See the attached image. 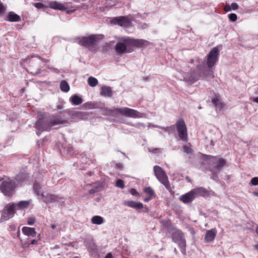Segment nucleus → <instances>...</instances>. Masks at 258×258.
<instances>
[{
  "instance_id": "1",
  "label": "nucleus",
  "mask_w": 258,
  "mask_h": 258,
  "mask_svg": "<svg viewBox=\"0 0 258 258\" xmlns=\"http://www.w3.org/2000/svg\"><path fill=\"white\" fill-rule=\"evenodd\" d=\"M219 55V50L218 48L217 47L213 48L207 55V65L209 70L208 72L206 73L204 71H202L201 66L198 65L197 71L199 72L198 74H196L195 73L192 74H186L184 76V79L186 81L190 83H193L197 81L200 78L203 76L209 75L211 77L213 78V73L210 69H211L217 62Z\"/></svg>"
},
{
  "instance_id": "2",
  "label": "nucleus",
  "mask_w": 258,
  "mask_h": 258,
  "mask_svg": "<svg viewBox=\"0 0 258 258\" xmlns=\"http://www.w3.org/2000/svg\"><path fill=\"white\" fill-rule=\"evenodd\" d=\"M60 118L54 116L49 117L39 118L35 123V127L37 130L36 134L39 136L43 131H50L53 126L63 123Z\"/></svg>"
},
{
  "instance_id": "3",
  "label": "nucleus",
  "mask_w": 258,
  "mask_h": 258,
  "mask_svg": "<svg viewBox=\"0 0 258 258\" xmlns=\"http://www.w3.org/2000/svg\"><path fill=\"white\" fill-rule=\"evenodd\" d=\"M60 118L54 116L49 117L39 118L35 123V127L37 130L36 134L39 136L43 131H50L53 126L63 123Z\"/></svg>"
},
{
  "instance_id": "4",
  "label": "nucleus",
  "mask_w": 258,
  "mask_h": 258,
  "mask_svg": "<svg viewBox=\"0 0 258 258\" xmlns=\"http://www.w3.org/2000/svg\"><path fill=\"white\" fill-rule=\"evenodd\" d=\"M106 114L107 115H117L120 114L128 117L141 118L143 114L138 111L128 107L113 108L106 109Z\"/></svg>"
},
{
  "instance_id": "5",
  "label": "nucleus",
  "mask_w": 258,
  "mask_h": 258,
  "mask_svg": "<svg viewBox=\"0 0 258 258\" xmlns=\"http://www.w3.org/2000/svg\"><path fill=\"white\" fill-rule=\"evenodd\" d=\"M209 158V167L212 172L213 176H216L226 165V161L225 159L217 157L208 156Z\"/></svg>"
},
{
  "instance_id": "6",
  "label": "nucleus",
  "mask_w": 258,
  "mask_h": 258,
  "mask_svg": "<svg viewBox=\"0 0 258 258\" xmlns=\"http://www.w3.org/2000/svg\"><path fill=\"white\" fill-rule=\"evenodd\" d=\"M102 37L103 35H92L80 38L78 40V43L80 45L88 47L91 50H94L96 49L95 46Z\"/></svg>"
},
{
  "instance_id": "7",
  "label": "nucleus",
  "mask_w": 258,
  "mask_h": 258,
  "mask_svg": "<svg viewBox=\"0 0 258 258\" xmlns=\"http://www.w3.org/2000/svg\"><path fill=\"white\" fill-rule=\"evenodd\" d=\"M17 186L16 181L10 178L0 180V190L6 196L12 195Z\"/></svg>"
},
{
  "instance_id": "8",
  "label": "nucleus",
  "mask_w": 258,
  "mask_h": 258,
  "mask_svg": "<svg viewBox=\"0 0 258 258\" xmlns=\"http://www.w3.org/2000/svg\"><path fill=\"white\" fill-rule=\"evenodd\" d=\"M173 241L178 244L181 252L185 254L186 250V241L183 233L179 229H175L172 234Z\"/></svg>"
},
{
  "instance_id": "9",
  "label": "nucleus",
  "mask_w": 258,
  "mask_h": 258,
  "mask_svg": "<svg viewBox=\"0 0 258 258\" xmlns=\"http://www.w3.org/2000/svg\"><path fill=\"white\" fill-rule=\"evenodd\" d=\"M120 40L115 46V50L118 54L133 51V49L131 48L130 38H122Z\"/></svg>"
},
{
  "instance_id": "10",
  "label": "nucleus",
  "mask_w": 258,
  "mask_h": 258,
  "mask_svg": "<svg viewBox=\"0 0 258 258\" xmlns=\"http://www.w3.org/2000/svg\"><path fill=\"white\" fill-rule=\"evenodd\" d=\"M154 172L159 181L163 184L167 189L170 188V184L166 173L161 167L156 165L154 167Z\"/></svg>"
},
{
  "instance_id": "11",
  "label": "nucleus",
  "mask_w": 258,
  "mask_h": 258,
  "mask_svg": "<svg viewBox=\"0 0 258 258\" xmlns=\"http://www.w3.org/2000/svg\"><path fill=\"white\" fill-rule=\"evenodd\" d=\"M175 125L180 140L182 141H187L188 138L187 127L184 121L182 119H179L176 121Z\"/></svg>"
},
{
  "instance_id": "12",
  "label": "nucleus",
  "mask_w": 258,
  "mask_h": 258,
  "mask_svg": "<svg viewBox=\"0 0 258 258\" xmlns=\"http://www.w3.org/2000/svg\"><path fill=\"white\" fill-rule=\"evenodd\" d=\"M16 210V204L15 203L8 204L5 207L2 212L1 219L5 221L9 220L14 216Z\"/></svg>"
},
{
  "instance_id": "13",
  "label": "nucleus",
  "mask_w": 258,
  "mask_h": 258,
  "mask_svg": "<svg viewBox=\"0 0 258 258\" xmlns=\"http://www.w3.org/2000/svg\"><path fill=\"white\" fill-rule=\"evenodd\" d=\"M28 178L29 176L27 173H20L16 176L14 180L16 181L17 185H22L26 183Z\"/></svg>"
},
{
  "instance_id": "14",
  "label": "nucleus",
  "mask_w": 258,
  "mask_h": 258,
  "mask_svg": "<svg viewBox=\"0 0 258 258\" xmlns=\"http://www.w3.org/2000/svg\"><path fill=\"white\" fill-rule=\"evenodd\" d=\"M195 199L194 193L191 190L189 192L181 195L179 199L184 204H187L191 202Z\"/></svg>"
},
{
  "instance_id": "15",
  "label": "nucleus",
  "mask_w": 258,
  "mask_h": 258,
  "mask_svg": "<svg viewBox=\"0 0 258 258\" xmlns=\"http://www.w3.org/2000/svg\"><path fill=\"white\" fill-rule=\"evenodd\" d=\"M41 195L43 201L45 203H50L55 201H58L57 197L54 195L48 194L46 192H42Z\"/></svg>"
},
{
  "instance_id": "16",
  "label": "nucleus",
  "mask_w": 258,
  "mask_h": 258,
  "mask_svg": "<svg viewBox=\"0 0 258 258\" xmlns=\"http://www.w3.org/2000/svg\"><path fill=\"white\" fill-rule=\"evenodd\" d=\"M130 42L131 46H135L138 47L148 46L150 42L143 39H136L130 38Z\"/></svg>"
},
{
  "instance_id": "17",
  "label": "nucleus",
  "mask_w": 258,
  "mask_h": 258,
  "mask_svg": "<svg viewBox=\"0 0 258 258\" xmlns=\"http://www.w3.org/2000/svg\"><path fill=\"white\" fill-rule=\"evenodd\" d=\"M195 198L198 197H205L208 195V190L203 187L195 188L192 189Z\"/></svg>"
},
{
  "instance_id": "18",
  "label": "nucleus",
  "mask_w": 258,
  "mask_h": 258,
  "mask_svg": "<svg viewBox=\"0 0 258 258\" xmlns=\"http://www.w3.org/2000/svg\"><path fill=\"white\" fill-rule=\"evenodd\" d=\"M217 230L215 228L207 230L205 236V240L207 242L213 241L216 235Z\"/></svg>"
},
{
  "instance_id": "19",
  "label": "nucleus",
  "mask_w": 258,
  "mask_h": 258,
  "mask_svg": "<svg viewBox=\"0 0 258 258\" xmlns=\"http://www.w3.org/2000/svg\"><path fill=\"white\" fill-rule=\"evenodd\" d=\"M123 204L136 209H141L143 208L142 203L133 201H124L123 202Z\"/></svg>"
},
{
  "instance_id": "20",
  "label": "nucleus",
  "mask_w": 258,
  "mask_h": 258,
  "mask_svg": "<svg viewBox=\"0 0 258 258\" xmlns=\"http://www.w3.org/2000/svg\"><path fill=\"white\" fill-rule=\"evenodd\" d=\"M115 23L118 25L124 27H128L130 24V22L128 19L125 17L115 18Z\"/></svg>"
},
{
  "instance_id": "21",
  "label": "nucleus",
  "mask_w": 258,
  "mask_h": 258,
  "mask_svg": "<svg viewBox=\"0 0 258 258\" xmlns=\"http://www.w3.org/2000/svg\"><path fill=\"white\" fill-rule=\"evenodd\" d=\"M48 6L50 8L54 10L64 11L66 9V7L63 4L56 1L49 2L48 3Z\"/></svg>"
},
{
  "instance_id": "22",
  "label": "nucleus",
  "mask_w": 258,
  "mask_h": 258,
  "mask_svg": "<svg viewBox=\"0 0 258 258\" xmlns=\"http://www.w3.org/2000/svg\"><path fill=\"white\" fill-rule=\"evenodd\" d=\"M6 20L10 22H17L21 21V18L19 15L15 14V13L10 12L8 13Z\"/></svg>"
},
{
  "instance_id": "23",
  "label": "nucleus",
  "mask_w": 258,
  "mask_h": 258,
  "mask_svg": "<svg viewBox=\"0 0 258 258\" xmlns=\"http://www.w3.org/2000/svg\"><path fill=\"white\" fill-rule=\"evenodd\" d=\"M22 232L28 236H34L36 234L35 229L34 228L23 227L22 229Z\"/></svg>"
},
{
  "instance_id": "24",
  "label": "nucleus",
  "mask_w": 258,
  "mask_h": 258,
  "mask_svg": "<svg viewBox=\"0 0 258 258\" xmlns=\"http://www.w3.org/2000/svg\"><path fill=\"white\" fill-rule=\"evenodd\" d=\"M70 101L74 105H78L83 102V99L77 95H74L70 98Z\"/></svg>"
},
{
  "instance_id": "25",
  "label": "nucleus",
  "mask_w": 258,
  "mask_h": 258,
  "mask_svg": "<svg viewBox=\"0 0 258 258\" xmlns=\"http://www.w3.org/2000/svg\"><path fill=\"white\" fill-rule=\"evenodd\" d=\"M84 244L85 246L88 248L94 249L95 247V244L92 237L86 238L84 240Z\"/></svg>"
},
{
  "instance_id": "26",
  "label": "nucleus",
  "mask_w": 258,
  "mask_h": 258,
  "mask_svg": "<svg viewBox=\"0 0 258 258\" xmlns=\"http://www.w3.org/2000/svg\"><path fill=\"white\" fill-rule=\"evenodd\" d=\"M101 95L110 97L112 95L111 88L108 86H103L100 92Z\"/></svg>"
},
{
  "instance_id": "27",
  "label": "nucleus",
  "mask_w": 258,
  "mask_h": 258,
  "mask_svg": "<svg viewBox=\"0 0 258 258\" xmlns=\"http://www.w3.org/2000/svg\"><path fill=\"white\" fill-rule=\"evenodd\" d=\"M30 204L29 201H21L19 202L17 204H16V209H23L26 208L28 207Z\"/></svg>"
},
{
  "instance_id": "28",
  "label": "nucleus",
  "mask_w": 258,
  "mask_h": 258,
  "mask_svg": "<svg viewBox=\"0 0 258 258\" xmlns=\"http://www.w3.org/2000/svg\"><path fill=\"white\" fill-rule=\"evenodd\" d=\"M91 222L94 224L100 225L104 222V219L100 216H95L92 218Z\"/></svg>"
},
{
  "instance_id": "29",
  "label": "nucleus",
  "mask_w": 258,
  "mask_h": 258,
  "mask_svg": "<svg viewBox=\"0 0 258 258\" xmlns=\"http://www.w3.org/2000/svg\"><path fill=\"white\" fill-rule=\"evenodd\" d=\"M60 89L64 92H68L70 90V86L66 81H62L60 84Z\"/></svg>"
},
{
  "instance_id": "30",
  "label": "nucleus",
  "mask_w": 258,
  "mask_h": 258,
  "mask_svg": "<svg viewBox=\"0 0 258 258\" xmlns=\"http://www.w3.org/2000/svg\"><path fill=\"white\" fill-rule=\"evenodd\" d=\"M88 83L91 87H95L98 84V82L96 78L93 77H90L88 79Z\"/></svg>"
},
{
  "instance_id": "31",
  "label": "nucleus",
  "mask_w": 258,
  "mask_h": 258,
  "mask_svg": "<svg viewBox=\"0 0 258 258\" xmlns=\"http://www.w3.org/2000/svg\"><path fill=\"white\" fill-rule=\"evenodd\" d=\"M212 102L216 107L222 108L223 107V104L219 102V100L217 97L212 99Z\"/></svg>"
},
{
  "instance_id": "32",
  "label": "nucleus",
  "mask_w": 258,
  "mask_h": 258,
  "mask_svg": "<svg viewBox=\"0 0 258 258\" xmlns=\"http://www.w3.org/2000/svg\"><path fill=\"white\" fill-rule=\"evenodd\" d=\"M144 192L149 195L155 196V193L153 189L151 187H147L144 189Z\"/></svg>"
},
{
  "instance_id": "33",
  "label": "nucleus",
  "mask_w": 258,
  "mask_h": 258,
  "mask_svg": "<svg viewBox=\"0 0 258 258\" xmlns=\"http://www.w3.org/2000/svg\"><path fill=\"white\" fill-rule=\"evenodd\" d=\"M116 186L120 188H124V182L122 180L119 179L116 182Z\"/></svg>"
},
{
  "instance_id": "34",
  "label": "nucleus",
  "mask_w": 258,
  "mask_h": 258,
  "mask_svg": "<svg viewBox=\"0 0 258 258\" xmlns=\"http://www.w3.org/2000/svg\"><path fill=\"white\" fill-rule=\"evenodd\" d=\"M33 188H34L35 192L38 195H39L40 191V188H41L40 185L37 183H35L34 185Z\"/></svg>"
},
{
  "instance_id": "35",
  "label": "nucleus",
  "mask_w": 258,
  "mask_h": 258,
  "mask_svg": "<svg viewBox=\"0 0 258 258\" xmlns=\"http://www.w3.org/2000/svg\"><path fill=\"white\" fill-rule=\"evenodd\" d=\"M229 20L232 22H235L237 19V15L234 13H231L228 15Z\"/></svg>"
},
{
  "instance_id": "36",
  "label": "nucleus",
  "mask_w": 258,
  "mask_h": 258,
  "mask_svg": "<svg viewBox=\"0 0 258 258\" xmlns=\"http://www.w3.org/2000/svg\"><path fill=\"white\" fill-rule=\"evenodd\" d=\"M183 151L187 154H190L192 151L191 148L187 145H184L183 146Z\"/></svg>"
},
{
  "instance_id": "37",
  "label": "nucleus",
  "mask_w": 258,
  "mask_h": 258,
  "mask_svg": "<svg viewBox=\"0 0 258 258\" xmlns=\"http://www.w3.org/2000/svg\"><path fill=\"white\" fill-rule=\"evenodd\" d=\"M84 107L86 109H92L94 107V105L91 102H88L84 104Z\"/></svg>"
},
{
  "instance_id": "38",
  "label": "nucleus",
  "mask_w": 258,
  "mask_h": 258,
  "mask_svg": "<svg viewBox=\"0 0 258 258\" xmlns=\"http://www.w3.org/2000/svg\"><path fill=\"white\" fill-rule=\"evenodd\" d=\"M163 130L165 132H169V133L170 132H174V130H175V125H171L169 127H164L163 128Z\"/></svg>"
},
{
  "instance_id": "39",
  "label": "nucleus",
  "mask_w": 258,
  "mask_h": 258,
  "mask_svg": "<svg viewBox=\"0 0 258 258\" xmlns=\"http://www.w3.org/2000/svg\"><path fill=\"white\" fill-rule=\"evenodd\" d=\"M101 184H99V186H94V187L89 190V193L90 194H93L98 191V188L101 187Z\"/></svg>"
},
{
  "instance_id": "40",
  "label": "nucleus",
  "mask_w": 258,
  "mask_h": 258,
  "mask_svg": "<svg viewBox=\"0 0 258 258\" xmlns=\"http://www.w3.org/2000/svg\"><path fill=\"white\" fill-rule=\"evenodd\" d=\"M250 182L253 185H258V177H253L250 181Z\"/></svg>"
},
{
  "instance_id": "41",
  "label": "nucleus",
  "mask_w": 258,
  "mask_h": 258,
  "mask_svg": "<svg viewBox=\"0 0 258 258\" xmlns=\"http://www.w3.org/2000/svg\"><path fill=\"white\" fill-rule=\"evenodd\" d=\"M134 126L137 128H145L146 127V125L143 123H138L134 124Z\"/></svg>"
},
{
  "instance_id": "42",
  "label": "nucleus",
  "mask_w": 258,
  "mask_h": 258,
  "mask_svg": "<svg viewBox=\"0 0 258 258\" xmlns=\"http://www.w3.org/2000/svg\"><path fill=\"white\" fill-rule=\"evenodd\" d=\"M230 6H231V9L233 10H236L238 9V7H239L238 4L235 3H232L231 4Z\"/></svg>"
},
{
  "instance_id": "43",
  "label": "nucleus",
  "mask_w": 258,
  "mask_h": 258,
  "mask_svg": "<svg viewBox=\"0 0 258 258\" xmlns=\"http://www.w3.org/2000/svg\"><path fill=\"white\" fill-rule=\"evenodd\" d=\"M35 219L34 218H29L28 220L27 223H28V224H29L30 225H32L35 223Z\"/></svg>"
},
{
  "instance_id": "44",
  "label": "nucleus",
  "mask_w": 258,
  "mask_h": 258,
  "mask_svg": "<svg viewBox=\"0 0 258 258\" xmlns=\"http://www.w3.org/2000/svg\"><path fill=\"white\" fill-rule=\"evenodd\" d=\"M6 10L3 6V3L0 2V14H4Z\"/></svg>"
},
{
  "instance_id": "45",
  "label": "nucleus",
  "mask_w": 258,
  "mask_h": 258,
  "mask_svg": "<svg viewBox=\"0 0 258 258\" xmlns=\"http://www.w3.org/2000/svg\"><path fill=\"white\" fill-rule=\"evenodd\" d=\"M116 167L119 170H122L123 168V165L122 163H117L116 164Z\"/></svg>"
},
{
  "instance_id": "46",
  "label": "nucleus",
  "mask_w": 258,
  "mask_h": 258,
  "mask_svg": "<svg viewBox=\"0 0 258 258\" xmlns=\"http://www.w3.org/2000/svg\"><path fill=\"white\" fill-rule=\"evenodd\" d=\"M155 196L152 195H149L147 197L145 198L144 200V202H147L152 200Z\"/></svg>"
},
{
  "instance_id": "47",
  "label": "nucleus",
  "mask_w": 258,
  "mask_h": 258,
  "mask_svg": "<svg viewBox=\"0 0 258 258\" xmlns=\"http://www.w3.org/2000/svg\"><path fill=\"white\" fill-rule=\"evenodd\" d=\"M40 71H41V69H40V67L39 65H38L37 67H36V71L35 72H31V73L32 74H38L40 72Z\"/></svg>"
},
{
  "instance_id": "48",
  "label": "nucleus",
  "mask_w": 258,
  "mask_h": 258,
  "mask_svg": "<svg viewBox=\"0 0 258 258\" xmlns=\"http://www.w3.org/2000/svg\"><path fill=\"white\" fill-rule=\"evenodd\" d=\"M34 6L37 8L40 9L43 7V5L40 3H36L34 4Z\"/></svg>"
},
{
  "instance_id": "49",
  "label": "nucleus",
  "mask_w": 258,
  "mask_h": 258,
  "mask_svg": "<svg viewBox=\"0 0 258 258\" xmlns=\"http://www.w3.org/2000/svg\"><path fill=\"white\" fill-rule=\"evenodd\" d=\"M224 10L225 12H229L232 9L230 6L226 5L224 7Z\"/></svg>"
},
{
  "instance_id": "50",
  "label": "nucleus",
  "mask_w": 258,
  "mask_h": 258,
  "mask_svg": "<svg viewBox=\"0 0 258 258\" xmlns=\"http://www.w3.org/2000/svg\"><path fill=\"white\" fill-rule=\"evenodd\" d=\"M130 193L132 195H134V196H136L137 195H138V192L137 191V190L134 189V188H132L130 190Z\"/></svg>"
},
{
  "instance_id": "51",
  "label": "nucleus",
  "mask_w": 258,
  "mask_h": 258,
  "mask_svg": "<svg viewBox=\"0 0 258 258\" xmlns=\"http://www.w3.org/2000/svg\"><path fill=\"white\" fill-rule=\"evenodd\" d=\"M113 256L111 252L108 253L105 258H112Z\"/></svg>"
},
{
  "instance_id": "52",
  "label": "nucleus",
  "mask_w": 258,
  "mask_h": 258,
  "mask_svg": "<svg viewBox=\"0 0 258 258\" xmlns=\"http://www.w3.org/2000/svg\"><path fill=\"white\" fill-rule=\"evenodd\" d=\"M150 125L151 126H152V127H156V128L161 127V126L156 125V124H154L150 123Z\"/></svg>"
},
{
  "instance_id": "53",
  "label": "nucleus",
  "mask_w": 258,
  "mask_h": 258,
  "mask_svg": "<svg viewBox=\"0 0 258 258\" xmlns=\"http://www.w3.org/2000/svg\"><path fill=\"white\" fill-rule=\"evenodd\" d=\"M30 244H34L37 242V240L36 239H33L30 241Z\"/></svg>"
},
{
  "instance_id": "54",
  "label": "nucleus",
  "mask_w": 258,
  "mask_h": 258,
  "mask_svg": "<svg viewBox=\"0 0 258 258\" xmlns=\"http://www.w3.org/2000/svg\"><path fill=\"white\" fill-rule=\"evenodd\" d=\"M253 101L254 102H256V103H258V97H256V98H254L253 99Z\"/></svg>"
},
{
  "instance_id": "55",
  "label": "nucleus",
  "mask_w": 258,
  "mask_h": 258,
  "mask_svg": "<svg viewBox=\"0 0 258 258\" xmlns=\"http://www.w3.org/2000/svg\"><path fill=\"white\" fill-rule=\"evenodd\" d=\"M37 61H38V62H39L40 61V57L39 56H37Z\"/></svg>"
},
{
  "instance_id": "56",
  "label": "nucleus",
  "mask_w": 258,
  "mask_h": 258,
  "mask_svg": "<svg viewBox=\"0 0 258 258\" xmlns=\"http://www.w3.org/2000/svg\"><path fill=\"white\" fill-rule=\"evenodd\" d=\"M253 194L254 195H255V196H258V191H254V192H253Z\"/></svg>"
},
{
  "instance_id": "57",
  "label": "nucleus",
  "mask_w": 258,
  "mask_h": 258,
  "mask_svg": "<svg viewBox=\"0 0 258 258\" xmlns=\"http://www.w3.org/2000/svg\"><path fill=\"white\" fill-rule=\"evenodd\" d=\"M51 227L52 228V229H54L55 227H56V225L55 224H52L51 225Z\"/></svg>"
},
{
  "instance_id": "58",
  "label": "nucleus",
  "mask_w": 258,
  "mask_h": 258,
  "mask_svg": "<svg viewBox=\"0 0 258 258\" xmlns=\"http://www.w3.org/2000/svg\"><path fill=\"white\" fill-rule=\"evenodd\" d=\"M255 249H256L258 250V243L254 246Z\"/></svg>"
},
{
  "instance_id": "59",
  "label": "nucleus",
  "mask_w": 258,
  "mask_h": 258,
  "mask_svg": "<svg viewBox=\"0 0 258 258\" xmlns=\"http://www.w3.org/2000/svg\"><path fill=\"white\" fill-rule=\"evenodd\" d=\"M186 179L188 181H190V179H189L188 177H186Z\"/></svg>"
},
{
  "instance_id": "60",
  "label": "nucleus",
  "mask_w": 258,
  "mask_h": 258,
  "mask_svg": "<svg viewBox=\"0 0 258 258\" xmlns=\"http://www.w3.org/2000/svg\"><path fill=\"white\" fill-rule=\"evenodd\" d=\"M174 251L176 254H177V250L176 248H174Z\"/></svg>"
},
{
  "instance_id": "61",
  "label": "nucleus",
  "mask_w": 258,
  "mask_h": 258,
  "mask_svg": "<svg viewBox=\"0 0 258 258\" xmlns=\"http://www.w3.org/2000/svg\"><path fill=\"white\" fill-rule=\"evenodd\" d=\"M256 232L258 234V227L256 229Z\"/></svg>"
},
{
  "instance_id": "62",
  "label": "nucleus",
  "mask_w": 258,
  "mask_h": 258,
  "mask_svg": "<svg viewBox=\"0 0 258 258\" xmlns=\"http://www.w3.org/2000/svg\"><path fill=\"white\" fill-rule=\"evenodd\" d=\"M72 12V11H68V13H71Z\"/></svg>"
},
{
  "instance_id": "63",
  "label": "nucleus",
  "mask_w": 258,
  "mask_h": 258,
  "mask_svg": "<svg viewBox=\"0 0 258 258\" xmlns=\"http://www.w3.org/2000/svg\"><path fill=\"white\" fill-rule=\"evenodd\" d=\"M164 127L161 126V127H159V128H161V129L163 130V128H164Z\"/></svg>"
},
{
  "instance_id": "64",
  "label": "nucleus",
  "mask_w": 258,
  "mask_h": 258,
  "mask_svg": "<svg viewBox=\"0 0 258 258\" xmlns=\"http://www.w3.org/2000/svg\"><path fill=\"white\" fill-rule=\"evenodd\" d=\"M193 61H194V60H193V59H191V63H192V62H193Z\"/></svg>"
}]
</instances>
